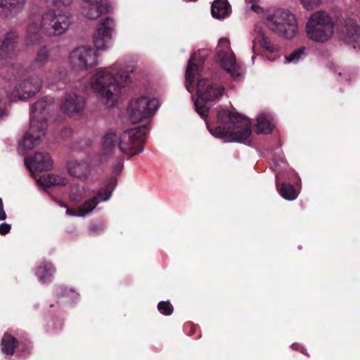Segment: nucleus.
<instances>
[{
  "label": "nucleus",
  "instance_id": "f257e3e1",
  "mask_svg": "<svg viewBox=\"0 0 360 360\" xmlns=\"http://www.w3.org/2000/svg\"><path fill=\"white\" fill-rule=\"evenodd\" d=\"M18 34L15 31H10L5 34L0 46V60H2L0 67V76L8 81H17L13 86L11 95L20 100L27 99L34 96L40 91L42 79L37 75L23 78L27 70L19 63H8L7 60L14 58L17 55L16 46Z\"/></svg>",
  "mask_w": 360,
  "mask_h": 360
},
{
  "label": "nucleus",
  "instance_id": "f03ea898",
  "mask_svg": "<svg viewBox=\"0 0 360 360\" xmlns=\"http://www.w3.org/2000/svg\"><path fill=\"white\" fill-rule=\"evenodd\" d=\"M131 66L121 67L114 65L109 69H99L94 76L92 88L101 96L102 102L108 107L115 105L121 87L131 82L129 73L133 72Z\"/></svg>",
  "mask_w": 360,
  "mask_h": 360
},
{
  "label": "nucleus",
  "instance_id": "7ed1b4c3",
  "mask_svg": "<svg viewBox=\"0 0 360 360\" xmlns=\"http://www.w3.org/2000/svg\"><path fill=\"white\" fill-rule=\"evenodd\" d=\"M217 117L221 124H230L235 131H230L221 126L211 129L207 124L213 136L223 139L226 142H240L247 145L251 143L252 123L248 117L222 108L217 110Z\"/></svg>",
  "mask_w": 360,
  "mask_h": 360
},
{
  "label": "nucleus",
  "instance_id": "20e7f679",
  "mask_svg": "<svg viewBox=\"0 0 360 360\" xmlns=\"http://www.w3.org/2000/svg\"><path fill=\"white\" fill-rule=\"evenodd\" d=\"M53 108V98L50 96H45L32 105L30 129L25 133L22 141L25 149H32L45 135L47 120Z\"/></svg>",
  "mask_w": 360,
  "mask_h": 360
},
{
  "label": "nucleus",
  "instance_id": "39448f33",
  "mask_svg": "<svg viewBox=\"0 0 360 360\" xmlns=\"http://www.w3.org/2000/svg\"><path fill=\"white\" fill-rule=\"evenodd\" d=\"M196 89L198 98L194 102L195 110L205 119L211 108L210 102L219 100L224 95L225 88L213 79L198 77Z\"/></svg>",
  "mask_w": 360,
  "mask_h": 360
},
{
  "label": "nucleus",
  "instance_id": "423d86ee",
  "mask_svg": "<svg viewBox=\"0 0 360 360\" xmlns=\"http://www.w3.org/2000/svg\"><path fill=\"white\" fill-rule=\"evenodd\" d=\"M264 22L271 32L285 39L292 38L297 32L295 17L288 10L278 8L269 11Z\"/></svg>",
  "mask_w": 360,
  "mask_h": 360
},
{
  "label": "nucleus",
  "instance_id": "0eeeda50",
  "mask_svg": "<svg viewBox=\"0 0 360 360\" xmlns=\"http://www.w3.org/2000/svg\"><path fill=\"white\" fill-rule=\"evenodd\" d=\"M306 30L309 39L316 42H324L333 33L332 18L325 11H316L309 19Z\"/></svg>",
  "mask_w": 360,
  "mask_h": 360
},
{
  "label": "nucleus",
  "instance_id": "6e6552de",
  "mask_svg": "<svg viewBox=\"0 0 360 360\" xmlns=\"http://www.w3.org/2000/svg\"><path fill=\"white\" fill-rule=\"evenodd\" d=\"M148 131L146 125H141L124 131L119 139L120 150L129 156L139 154L143 150Z\"/></svg>",
  "mask_w": 360,
  "mask_h": 360
},
{
  "label": "nucleus",
  "instance_id": "1a4fd4ad",
  "mask_svg": "<svg viewBox=\"0 0 360 360\" xmlns=\"http://www.w3.org/2000/svg\"><path fill=\"white\" fill-rule=\"evenodd\" d=\"M72 22V16L66 13H57L53 10L44 13L41 17V30L48 36L63 34Z\"/></svg>",
  "mask_w": 360,
  "mask_h": 360
},
{
  "label": "nucleus",
  "instance_id": "9d476101",
  "mask_svg": "<svg viewBox=\"0 0 360 360\" xmlns=\"http://www.w3.org/2000/svg\"><path fill=\"white\" fill-rule=\"evenodd\" d=\"M117 186V179L110 178L93 198L86 200L78 209L67 208L66 213L71 216H84L91 212L100 202L110 199L112 193Z\"/></svg>",
  "mask_w": 360,
  "mask_h": 360
},
{
  "label": "nucleus",
  "instance_id": "9b49d317",
  "mask_svg": "<svg viewBox=\"0 0 360 360\" xmlns=\"http://www.w3.org/2000/svg\"><path fill=\"white\" fill-rule=\"evenodd\" d=\"M158 108V101L141 97L133 99L129 104V120L132 123L139 122L143 119L151 117Z\"/></svg>",
  "mask_w": 360,
  "mask_h": 360
},
{
  "label": "nucleus",
  "instance_id": "f8f14e48",
  "mask_svg": "<svg viewBox=\"0 0 360 360\" xmlns=\"http://www.w3.org/2000/svg\"><path fill=\"white\" fill-rule=\"evenodd\" d=\"M70 60L74 69L85 70L97 65V54L90 46H79L71 52Z\"/></svg>",
  "mask_w": 360,
  "mask_h": 360
},
{
  "label": "nucleus",
  "instance_id": "ddd939ff",
  "mask_svg": "<svg viewBox=\"0 0 360 360\" xmlns=\"http://www.w3.org/2000/svg\"><path fill=\"white\" fill-rule=\"evenodd\" d=\"M219 46L224 48L223 50H218L216 58L221 67L231 75L232 77L239 76L237 72V65L234 54L229 53L230 49L229 40L227 38H221L219 41Z\"/></svg>",
  "mask_w": 360,
  "mask_h": 360
},
{
  "label": "nucleus",
  "instance_id": "4468645a",
  "mask_svg": "<svg viewBox=\"0 0 360 360\" xmlns=\"http://www.w3.org/2000/svg\"><path fill=\"white\" fill-rule=\"evenodd\" d=\"M115 26L114 20L108 17L98 25L96 33L93 36V42L96 50H105L108 42L111 39V34Z\"/></svg>",
  "mask_w": 360,
  "mask_h": 360
},
{
  "label": "nucleus",
  "instance_id": "2eb2a0df",
  "mask_svg": "<svg viewBox=\"0 0 360 360\" xmlns=\"http://www.w3.org/2000/svg\"><path fill=\"white\" fill-rule=\"evenodd\" d=\"M205 60V58L201 56L200 53L198 52L193 53L188 62L185 75V85L189 92H192L193 90L195 77L201 72Z\"/></svg>",
  "mask_w": 360,
  "mask_h": 360
},
{
  "label": "nucleus",
  "instance_id": "dca6fc26",
  "mask_svg": "<svg viewBox=\"0 0 360 360\" xmlns=\"http://www.w3.org/2000/svg\"><path fill=\"white\" fill-rule=\"evenodd\" d=\"M25 164L31 172H42L52 168L53 160L49 153L37 152L34 155L25 158Z\"/></svg>",
  "mask_w": 360,
  "mask_h": 360
},
{
  "label": "nucleus",
  "instance_id": "f3484780",
  "mask_svg": "<svg viewBox=\"0 0 360 360\" xmlns=\"http://www.w3.org/2000/svg\"><path fill=\"white\" fill-rule=\"evenodd\" d=\"M86 105V101L82 96L72 92L67 94L61 103V110L65 114L72 115L81 113Z\"/></svg>",
  "mask_w": 360,
  "mask_h": 360
},
{
  "label": "nucleus",
  "instance_id": "a211bd4d",
  "mask_svg": "<svg viewBox=\"0 0 360 360\" xmlns=\"http://www.w3.org/2000/svg\"><path fill=\"white\" fill-rule=\"evenodd\" d=\"M82 14L89 19H96L109 11V6L102 4L103 0H83Z\"/></svg>",
  "mask_w": 360,
  "mask_h": 360
},
{
  "label": "nucleus",
  "instance_id": "6ab92c4d",
  "mask_svg": "<svg viewBox=\"0 0 360 360\" xmlns=\"http://www.w3.org/2000/svg\"><path fill=\"white\" fill-rule=\"evenodd\" d=\"M117 141V136L115 132L109 131L105 134L103 138L102 148L98 156V160H96L95 165L103 164L107 161L108 157L111 155L115 146Z\"/></svg>",
  "mask_w": 360,
  "mask_h": 360
},
{
  "label": "nucleus",
  "instance_id": "aec40b11",
  "mask_svg": "<svg viewBox=\"0 0 360 360\" xmlns=\"http://www.w3.org/2000/svg\"><path fill=\"white\" fill-rule=\"evenodd\" d=\"M25 0H0V16L3 18L13 17L21 11Z\"/></svg>",
  "mask_w": 360,
  "mask_h": 360
},
{
  "label": "nucleus",
  "instance_id": "412c9836",
  "mask_svg": "<svg viewBox=\"0 0 360 360\" xmlns=\"http://www.w3.org/2000/svg\"><path fill=\"white\" fill-rule=\"evenodd\" d=\"M68 169L71 176L81 179H86L91 173L86 162L71 161L68 164Z\"/></svg>",
  "mask_w": 360,
  "mask_h": 360
},
{
  "label": "nucleus",
  "instance_id": "4be33fe9",
  "mask_svg": "<svg viewBox=\"0 0 360 360\" xmlns=\"http://www.w3.org/2000/svg\"><path fill=\"white\" fill-rule=\"evenodd\" d=\"M340 32L349 40L355 41L360 37V26L357 21L353 18H348L345 20Z\"/></svg>",
  "mask_w": 360,
  "mask_h": 360
},
{
  "label": "nucleus",
  "instance_id": "5701e85b",
  "mask_svg": "<svg viewBox=\"0 0 360 360\" xmlns=\"http://www.w3.org/2000/svg\"><path fill=\"white\" fill-rule=\"evenodd\" d=\"M255 30L257 36L253 41V50L255 49V43L259 44L264 51L269 53H274L278 50L277 46L273 44L270 39L266 36L262 27H256Z\"/></svg>",
  "mask_w": 360,
  "mask_h": 360
},
{
  "label": "nucleus",
  "instance_id": "b1692460",
  "mask_svg": "<svg viewBox=\"0 0 360 360\" xmlns=\"http://www.w3.org/2000/svg\"><path fill=\"white\" fill-rule=\"evenodd\" d=\"M68 182L67 178L53 174L41 176L38 180V183L44 188L65 186Z\"/></svg>",
  "mask_w": 360,
  "mask_h": 360
},
{
  "label": "nucleus",
  "instance_id": "393cba45",
  "mask_svg": "<svg viewBox=\"0 0 360 360\" xmlns=\"http://www.w3.org/2000/svg\"><path fill=\"white\" fill-rule=\"evenodd\" d=\"M50 56L49 50L46 46H41L36 53L34 60L31 63L30 68L37 70L43 68L49 61Z\"/></svg>",
  "mask_w": 360,
  "mask_h": 360
},
{
  "label": "nucleus",
  "instance_id": "a878e982",
  "mask_svg": "<svg viewBox=\"0 0 360 360\" xmlns=\"http://www.w3.org/2000/svg\"><path fill=\"white\" fill-rule=\"evenodd\" d=\"M54 271L55 269L53 264L44 261L37 268L35 274L40 282L46 283L51 281Z\"/></svg>",
  "mask_w": 360,
  "mask_h": 360
},
{
  "label": "nucleus",
  "instance_id": "bb28decb",
  "mask_svg": "<svg viewBox=\"0 0 360 360\" xmlns=\"http://www.w3.org/2000/svg\"><path fill=\"white\" fill-rule=\"evenodd\" d=\"M18 344V340L15 337L6 333L1 341V352L6 355L12 356Z\"/></svg>",
  "mask_w": 360,
  "mask_h": 360
},
{
  "label": "nucleus",
  "instance_id": "cd10ccee",
  "mask_svg": "<svg viewBox=\"0 0 360 360\" xmlns=\"http://www.w3.org/2000/svg\"><path fill=\"white\" fill-rule=\"evenodd\" d=\"M229 4L227 0H215L211 7L212 15L217 19L224 18L229 13Z\"/></svg>",
  "mask_w": 360,
  "mask_h": 360
},
{
  "label": "nucleus",
  "instance_id": "c85d7f7f",
  "mask_svg": "<svg viewBox=\"0 0 360 360\" xmlns=\"http://www.w3.org/2000/svg\"><path fill=\"white\" fill-rule=\"evenodd\" d=\"M279 194L288 200H293L297 197V193L294 186L290 183L283 182L281 185L277 183Z\"/></svg>",
  "mask_w": 360,
  "mask_h": 360
},
{
  "label": "nucleus",
  "instance_id": "c756f323",
  "mask_svg": "<svg viewBox=\"0 0 360 360\" xmlns=\"http://www.w3.org/2000/svg\"><path fill=\"white\" fill-rule=\"evenodd\" d=\"M255 131L257 134H269L272 131L271 124L264 115H260L257 117Z\"/></svg>",
  "mask_w": 360,
  "mask_h": 360
},
{
  "label": "nucleus",
  "instance_id": "7c9ffc66",
  "mask_svg": "<svg viewBox=\"0 0 360 360\" xmlns=\"http://www.w3.org/2000/svg\"><path fill=\"white\" fill-rule=\"evenodd\" d=\"M158 311L165 316H169L174 311V307L169 301H161L158 304Z\"/></svg>",
  "mask_w": 360,
  "mask_h": 360
},
{
  "label": "nucleus",
  "instance_id": "2f4dec72",
  "mask_svg": "<svg viewBox=\"0 0 360 360\" xmlns=\"http://www.w3.org/2000/svg\"><path fill=\"white\" fill-rule=\"evenodd\" d=\"M41 36L40 33L26 32L25 41L27 46H33L39 44L41 41Z\"/></svg>",
  "mask_w": 360,
  "mask_h": 360
},
{
  "label": "nucleus",
  "instance_id": "473e14b6",
  "mask_svg": "<svg viewBox=\"0 0 360 360\" xmlns=\"http://www.w3.org/2000/svg\"><path fill=\"white\" fill-rule=\"evenodd\" d=\"M9 95L10 92L8 91L4 88H0V116L4 114Z\"/></svg>",
  "mask_w": 360,
  "mask_h": 360
},
{
  "label": "nucleus",
  "instance_id": "72a5a7b5",
  "mask_svg": "<svg viewBox=\"0 0 360 360\" xmlns=\"http://www.w3.org/2000/svg\"><path fill=\"white\" fill-rule=\"evenodd\" d=\"M304 47L299 48L292 52L290 55L285 56V59L288 62L296 63L299 60L302 55L304 53Z\"/></svg>",
  "mask_w": 360,
  "mask_h": 360
},
{
  "label": "nucleus",
  "instance_id": "f704fd0d",
  "mask_svg": "<svg viewBox=\"0 0 360 360\" xmlns=\"http://www.w3.org/2000/svg\"><path fill=\"white\" fill-rule=\"evenodd\" d=\"M124 167V159L122 156H119L116 158L115 162L112 166V173L115 175L120 174Z\"/></svg>",
  "mask_w": 360,
  "mask_h": 360
},
{
  "label": "nucleus",
  "instance_id": "c9c22d12",
  "mask_svg": "<svg viewBox=\"0 0 360 360\" xmlns=\"http://www.w3.org/2000/svg\"><path fill=\"white\" fill-rule=\"evenodd\" d=\"M40 30H41V19L39 21H32L30 22L27 27L26 32H30L31 30L32 33H40Z\"/></svg>",
  "mask_w": 360,
  "mask_h": 360
},
{
  "label": "nucleus",
  "instance_id": "e433bc0d",
  "mask_svg": "<svg viewBox=\"0 0 360 360\" xmlns=\"http://www.w3.org/2000/svg\"><path fill=\"white\" fill-rule=\"evenodd\" d=\"M321 1V0H300V2L305 8L310 10L317 6Z\"/></svg>",
  "mask_w": 360,
  "mask_h": 360
},
{
  "label": "nucleus",
  "instance_id": "4c0bfd02",
  "mask_svg": "<svg viewBox=\"0 0 360 360\" xmlns=\"http://www.w3.org/2000/svg\"><path fill=\"white\" fill-rule=\"evenodd\" d=\"M84 193V188H78V193H75L74 191L72 190L70 197L72 200L80 201L82 199Z\"/></svg>",
  "mask_w": 360,
  "mask_h": 360
},
{
  "label": "nucleus",
  "instance_id": "58836bf2",
  "mask_svg": "<svg viewBox=\"0 0 360 360\" xmlns=\"http://www.w3.org/2000/svg\"><path fill=\"white\" fill-rule=\"evenodd\" d=\"M11 226L10 224L6 223H2L0 224V235L4 236L10 232Z\"/></svg>",
  "mask_w": 360,
  "mask_h": 360
},
{
  "label": "nucleus",
  "instance_id": "ea45409f",
  "mask_svg": "<svg viewBox=\"0 0 360 360\" xmlns=\"http://www.w3.org/2000/svg\"><path fill=\"white\" fill-rule=\"evenodd\" d=\"M103 231V226L102 224H97L91 226L90 228V231L94 233H100Z\"/></svg>",
  "mask_w": 360,
  "mask_h": 360
},
{
  "label": "nucleus",
  "instance_id": "a19ab883",
  "mask_svg": "<svg viewBox=\"0 0 360 360\" xmlns=\"http://www.w3.org/2000/svg\"><path fill=\"white\" fill-rule=\"evenodd\" d=\"M6 219V214L4 210V204L2 199L0 198V221L5 220Z\"/></svg>",
  "mask_w": 360,
  "mask_h": 360
},
{
  "label": "nucleus",
  "instance_id": "79ce46f5",
  "mask_svg": "<svg viewBox=\"0 0 360 360\" xmlns=\"http://www.w3.org/2000/svg\"><path fill=\"white\" fill-rule=\"evenodd\" d=\"M251 9L255 11V13H259L260 12L262 11V7H260L259 6L257 5V4H252L251 6Z\"/></svg>",
  "mask_w": 360,
  "mask_h": 360
},
{
  "label": "nucleus",
  "instance_id": "37998d69",
  "mask_svg": "<svg viewBox=\"0 0 360 360\" xmlns=\"http://www.w3.org/2000/svg\"><path fill=\"white\" fill-rule=\"evenodd\" d=\"M302 353H303V354H306V355H307V354L304 352V350H302ZM307 356H309V355L307 354Z\"/></svg>",
  "mask_w": 360,
  "mask_h": 360
},
{
  "label": "nucleus",
  "instance_id": "c03bdc74",
  "mask_svg": "<svg viewBox=\"0 0 360 360\" xmlns=\"http://www.w3.org/2000/svg\"><path fill=\"white\" fill-rule=\"evenodd\" d=\"M248 1H249L250 2H252V1H253V0H248Z\"/></svg>",
  "mask_w": 360,
  "mask_h": 360
}]
</instances>
